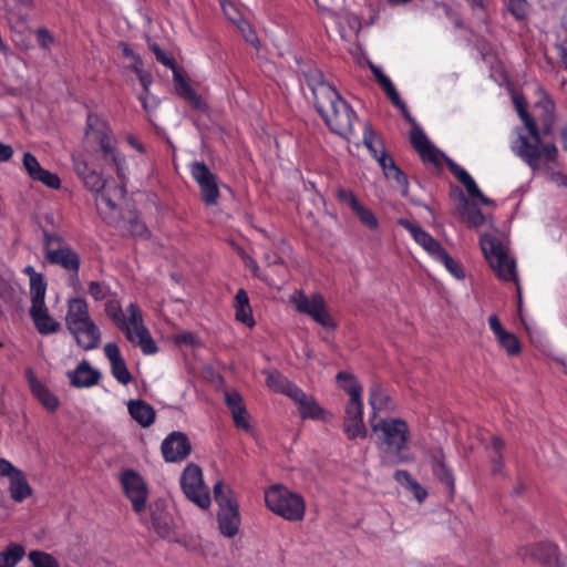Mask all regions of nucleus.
Wrapping results in <instances>:
<instances>
[{
	"label": "nucleus",
	"instance_id": "1",
	"mask_svg": "<svg viewBox=\"0 0 567 567\" xmlns=\"http://www.w3.org/2000/svg\"><path fill=\"white\" fill-rule=\"evenodd\" d=\"M515 104L518 115L528 132V136L519 134L512 150L534 171L539 167L540 161L547 164L555 163L558 156L556 145L554 143H544L534 117L520 102L516 101Z\"/></svg>",
	"mask_w": 567,
	"mask_h": 567
},
{
	"label": "nucleus",
	"instance_id": "2",
	"mask_svg": "<svg viewBox=\"0 0 567 567\" xmlns=\"http://www.w3.org/2000/svg\"><path fill=\"white\" fill-rule=\"evenodd\" d=\"M369 423L385 456L395 463H405L409 461L408 451L411 440V430L404 419L369 416Z\"/></svg>",
	"mask_w": 567,
	"mask_h": 567
},
{
	"label": "nucleus",
	"instance_id": "3",
	"mask_svg": "<svg viewBox=\"0 0 567 567\" xmlns=\"http://www.w3.org/2000/svg\"><path fill=\"white\" fill-rule=\"evenodd\" d=\"M315 106L332 133L344 138H349L354 133L358 116L338 91H330V94L317 102Z\"/></svg>",
	"mask_w": 567,
	"mask_h": 567
},
{
	"label": "nucleus",
	"instance_id": "4",
	"mask_svg": "<svg viewBox=\"0 0 567 567\" xmlns=\"http://www.w3.org/2000/svg\"><path fill=\"white\" fill-rule=\"evenodd\" d=\"M265 503L270 512L288 522H300L306 514L303 496L281 484L271 485L265 491Z\"/></svg>",
	"mask_w": 567,
	"mask_h": 567
},
{
	"label": "nucleus",
	"instance_id": "5",
	"mask_svg": "<svg viewBox=\"0 0 567 567\" xmlns=\"http://www.w3.org/2000/svg\"><path fill=\"white\" fill-rule=\"evenodd\" d=\"M480 244L485 258L495 270L497 277L504 281L515 282L518 297L520 298V286L518 284L515 259L507 255L502 243L492 235H483Z\"/></svg>",
	"mask_w": 567,
	"mask_h": 567
},
{
	"label": "nucleus",
	"instance_id": "6",
	"mask_svg": "<svg viewBox=\"0 0 567 567\" xmlns=\"http://www.w3.org/2000/svg\"><path fill=\"white\" fill-rule=\"evenodd\" d=\"M214 497L219 507L217 523L220 534L225 537L233 538L238 534L240 526L238 502L233 491L226 487L220 481L214 485Z\"/></svg>",
	"mask_w": 567,
	"mask_h": 567
},
{
	"label": "nucleus",
	"instance_id": "7",
	"mask_svg": "<svg viewBox=\"0 0 567 567\" xmlns=\"http://www.w3.org/2000/svg\"><path fill=\"white\" fill-rule=\"evenodd\" d=\"M87 127L92 131L96 143L99 144L105 161H110L115 166L117 176L123 177V172L126 166L125 156L114 146L111 136V130L104 121L97 116H87Z\"/></svg>",
	"mask_w": 567,
	"mask_h": 567
},
{
	"label": "nucleus",
	"instance_id": "8",
	"mask_svg": "<svg viewBox=\"0 0 567 567\" xmlns=\"http://www.w3.org/2000/svg\"><path fill=\"white\" fill-rule=\"evenodd\" d=\"M181 487L187 499L202 509L210 506V494L203 481L202 470L196 464H188L181 475Z\"/></svg>",
	"mask_w": 567,
	"mask_h": 567
},
{
	"label": "nucleus",
	"instance_id": "9",
	"mask_svg": "<svg viewBox=\"0 0 567 567\" xmlns=\"http://www.w3.org/2000/svg\"><path fill=\"white\" fill-rule=\"evenodd\" d=\"M517 556L524 563H538L544 567H564L560 549L553 542H538L524 545L517 549Z\"/></svg>",
	"mask_w": 567,
	"mask_h": 567
},
{
	"label": "nucleus",
	"instance_id": "10",
	"mask_svg": "<svg viewBox=\"0 0 567 567\" xmlns=\"http://www.w3.org/2000/svg\"><path fill=\"white\" fill-rule=\"evenodd\" d=\"M297 311L310 316L317 323L326 329H333L336 323L327 310L324 298L320 293L308 297L298 291L290 298Z\"/></svg>",
	"mask_w": 567,
	"mask_h": 567
},
{
	"label": "nucleus",
	"instance_id": "11",
	"mask_svg": "<svg viewBox=\"0 0 567 567\" xmlns=\"http://www.w3.org/2000/svg\"><path fill=\"white\" fill-rule=\"evenodd\" d=\"M48 264L59 266L68 274V284L74 290L80 286L79 271L81 268V257L71 246L58 247L45 254Z\"/></svg>",
	"mask_w": 567,
	"mask_h": 567
},
{
	"label": "nucleus",
	"instance_id": "12",
	"mask_svg": "<svg viewBox=\"0 0 567 567\" xmlns=\"http://www.w3.org/2000/svg\"><path fill=\"white\" fill-rule=\"evenodd\" d=\"M190 175L199 187L200 199L205 205H216L220 197L217 176L204 162H194L190 165Z\"/></svg>",
	"mask_w": 567,
	"mask_h": 567
},
{
	"label": "nucleus",
	"instance_id": "13",
	"mask_svg": "<svg viewBox=\"0 0 567 567\" xmlns=\"http://www.w3.org/2000/svg\"><path fill=\"white\" fill-rule=\"evenodd\" d=\"M121 484L125 496L131 501L133 511L141 514L146 508L148 488L144 478L134 470H125L121 474Z\"/></svg>",
	"mask_w": 567,
	"mask_h": 567
},
{
	"label": "nucleus",
	"instance_id": "14",
	"mask_svg": "<svg viewBox=\"0 0 567 567\" xmlns=\"http://www.w3.org/2000/svg\"><path fill=\"white\" fill-rule=\"evenodd\" d=\"M131 329L133 330L135 342L146 355L154 354L158 351L154 339L148 329L144 326L143 316L136 303H130L126 308Z\"/></svg>",
	"mask_w": 567,
	"mask_h": 567
},
{
	"label": "nucleus",
	"instance_id": "15",
	"mask_svg": "<svg viewBox=\"0 0 567 567\" xmlns=\"http://www.w3.org/2000/svg\"><path fill=\"white\" fill-rule=\"evenodd\" d=\"M161 451L165 462L177 463L190 454L192 445L185 433L174 431L164 439Z\"/></svg>",
	"mask_w": 567,
	"mask_h": 567
},
{
	"label": "nucleus",
	"instance_id": "16",
	"mask_svg": "<svg viewBox=\"0 0 567 567\" xmlns=\"http://www.w3.org/2000/svg\"><path fill=\"white\" fill-rule=\"evenodd\" d=\"M336 197L340 203L347 204L351 208L363 226L370 230H377L379 228V220L374 213L363 206L351 189L339 187L336 190Z\"/></svg>",
	"mask_w": 567,
	"mask_h": 567
},
{
	"label": "nucleus",
	"instance_id": "17",
	"mask_svg": "<svg viewBox=\"0 0 567 567\" xmlns=\"http://www.w3.org/2000/svg\"><path fill=\"white\" fill-rule=\"evenodd\" d=\"M343 431L349 440L367 437V429L363 423V402L348 401L346 406V416L343 420Z\"/></svg>",
	"mask_w": 567,
	"mask_h": 567
},
{
	"label": "nucleus",
	"instance_id": "18",
	"mask_svg": "<svg viewBox=\"0 0 567 567\" xmlns=\"http://www.w3.org/2000/svg\"><path fill=\"white\" fill-rule=\"evenodd\" d=\"M68 331L74 338L76 344L84 351H91L100 347L102 333L93 319L78 324Z\"/></svg>",
	"mask_w": 567,
	"mask_h": 567
},
{
	"label": "nucleus",
	"instance_id": "19",
	"mask_svg": "<svg viewBox=\"0 0 567 567\" xmlns=\"http://www.w3.org/2000/svg\"><path fill=\"white\" fill-rule=\"evenodd\" d=\"M22 164L31 179L41 182L51 189H59L61 187L60 177L55 173L44 169L37 157L30 152L24 153Z\"/></svg>",
	"mask_w": 567,
	"mask_h": 567
},
{
	"label": "nucleus",
	"instance_id": "20",
	"mask_svg": "<svg viewBox=\"0 0 567 567\" xmlns=\"http://www.w3.org/2000/svg\"><path fill=\"white\" fill-rule=\"evenodd\" d=\"M447 167L450 172L453 174V176L465 187L467 194L477 200H480L483 205H491L493 204V200L488 197H486L481 189L478 188L477 184L473 179V177L468 174L466 169H464L462 166L456 164L454 161H452L449 157H445Z\"/></svg>",
	"mask_w": 567,
	"mask_h": 567
},
{
	"label": "nucleus",
	"instance_id": "21",
	"mask_svg": "<svg viewBox=\"0 0 567 567\" xmlns=\"http://www.w3.org/2000/svg\"><path fill=\"white\" fill-rule=\"evenodd\" d=\"M104 354L110 361L111 373L114 379L123 385L128 384L132 381V375L121 354L118 346L114 342L106 343L104 347Z\"/></svg>",
	"mask_w": 567,
	"mask_h": 567
},
{
	"label": "nucleus",
	"instance_id": "22",
	"mask_svg": "<svg viewBox=\"0 0 567 567\" xmlns=\"http://www.w3.org/2000/svg\"><path fill=\"white\" fill-rule=\"evenodd\" d=\"M115 297L116 296H113L105 300L104 312L114 326L125 334L130 342H135L128 317H125L121 301Z\"/></svg>",
	"mask_w": 567,
	"mask_h": 567
},
{
	"label": "nucleus",
	"instance_id": "23",
	"mask_svg": "<svg viewBox=\"0 0 567 567\" xmlns=\"http://www.w3.org/2000/svg\"><path fill=\"white\" fill-rule=\"evenodd\" d=\"M90 319H92V317L90 315L89 303L83 297H73L68 300L64 318L68 330L75 328L78 324L85 323Z\"/></svg>",
	"mask_w": 567,
	"mask_h": 567
},
{
	"label": "nucleus",
	"instance_id": "24",
	"mask_svg": "<svg viewBox=\"0 0 567 567\" xmlns=\"http://www.w3.org/2000/svg\"><path fill=\"white\" fill-rule=\"evenodd\" d=\"M68 377L71 385L74 388H91L99 383L101 373L99 370L93 369L89 361H81L75 370L69 371Z\"/></svg>",
	"mask_w": 567,
	"mask_h": 567
},
{
	"label": "nucleus",
	"instance_id": "25",
	"mask_svg": "<svg viewBox=\"0 0 567 567\" xmlns=\"http://www.w3.org/2000/svg\"><path fill=\"white\" fill-rule=\"evenodd\" d=\"M29 315L37 331L42 336L53 334L61 330V323L50 316L47 305L30 307Z\"/></svg>",
	"mask_w": 567,
	"mask_h": 567
},
{
	"label": "nucleus",
	"instance_id": "26",
	"mask_svg": "<svg viewBox=\"0 0 567 567\" xmlns=\"http://www.w3.org/2000/svg\"><path fill=\"white\" fill-rule=\"evenodd\" d=\"M290 399L297 404L301 419L319 420L322 417L324 410L312 395L307 394L301 388L295 391Z\"/></svg>",
	"mask_w": 567,
	"mask_h": 567
},
{
	"label": "nucleus",
	"instance_id": "27",
	"mask_svg": "<svg viewBox=\"0 0 567 567\" xmlns=\"http://www.w3.org/2000/svg\"><path fill=\"white\" fill-rule=\"evenodd\" d=\"M173 81L177 95L187 102L195 110H203L205 103L200 95L192 87L188 81L181 73L179 69L174 70Z\"/></svg>",
	"mask_w": 567,
	"mask_h": 567
},
{
	"label": "nucleus",
	"instance_id": "28",
	"mask_svg": "<svg viewBox=\"0 0 567 567\" xmlns=\"http://www.w3.org/2000/svg\"><path fill=\"white\" fill-rule=\"evenodd\" d=\"M303 80L312 94L315 104L330 94L327 91H337L332 85L323 80V74L318 69L313 68L303 72Z\"/></svg>",
	"mask_w": 567,
	"mask_h": 567
},
{
	"label": "nucleus",
	"instance_id": "29",
	"mask_svg": "<svg viewBox=\"0 0 567 567\" xmlns=\"http://www.w3.org/2000/svg\"><path fill=\"white\" fill-rule=\"evenodd\" d=\"M27 377L32 394L48 411H55L60 404L59 399L34 377L31 369L27 370Z\"/></svg>",
	"mask_w": 567,
	"mask_h": 567
},
{
	"label": "nucleus",
	"instance_id": "30",
	"mask_svg": "<svg viewBox=\"0 0 567 567\" xmlns=\"http://www.w3.org/2000/svg\"><path fill=\"white\" fill-rule=\"evenodd\" d=\"M369 404L371 406L370 416L379 417L378 413L381 411L393 412L396 409V404L392 398L383 390L379 384H373L369 390Z\"/></svg>",
	"mask_w": 567,
	"mask_h": 567
},
{
	"label": "nucleus",
	"instance_id": "31",
	"mask_svg": "<svg viewBox=\"0 0 567 567\" xmlns=\"http://www.w3.org/2000/svg\"><path fill=\"white\" fill-rule=\"evenodd\" d=\"M131 417L142 427L151 426L155 421L154 408L143 400H131L127 404Z\"/></svg>",
	"mask_w": 567,
	"mask_h": 567
},
{
	"label": "nucleus",
	"instance_id": "32",
	"mask_svg": "<svg viewBox=\"0 0 567 567\" xmlns=\"http://www.w3.org/2000/svg\"><path fill=\"white\" fill-rule=\"evenodd\" d=\"M234 308L235 318L238 322H241L249 328L255 326V319L252 317L249 297L245 289L240 288L237 290L234 298Z\"/></svg>",
	"mask_w": 567,
	"mask_h": 567
},
{
	"label": "nucleus",
	"instance_id": "33",
	"mask_svg": "<svg viewBox=\"0 0 567 567\" xmlns=\"http://www.w3.org/2000/svg\"><path fill=\"white\" fill-rule=\"evenodd\" d=\"M505 441L497 435L492 436L488 445L485 446L488 460L492 464V473L502 474L504 470Z\"/></svg>",
	"mask_w": 567,
	"mask_h": 567
},
{
	"label": "nucleus",
	"instance_id": "34",
	"mask_svg": "<svg viewBox=\"0 0 567 567\" xmlns=\"http://www.w3.org/2000/svg\"><path fill=\"white\" fill-rule=\"evenodd\" d=\"M267 386L276 393L291 398L299 386L277 370L265 372Z\"/></svg>",
	"mask_w": 567,
	"mask_h": 567
},
{
	"label": "nucleus",
	"instance_id": "35",
	"mask_svg": "<svg viewBox=\"0 0 567 567\" xmlns=\"http://www.w3.org/2000/svg\"><path fill=\"white\" fill-rule=\"evenodd\" d=\"M336 381L338 386L349 394V401L362 400L361 396L363 388L354 374L347 371H340L336 375Z\"/></svg>",
	"mask_w": 567,
	"mask_h": 567
},
{
	"label": "nucleus",
	"instance_id": "36",
	"mask_svg": "<svg viewBox=\"0 0 567 567\" xmlns=\"http://www.w3.org/2000/svg\"><path fill=\"white\" fill-rule=\"evenodd\" d=\"M9 482L10 497L16 503H22L32 495V487L28 483L27 476L22 471L17 472L14 476L9 478Z\"/></svg>",
	"mask_w": 567,
	"mask_h": 567
},
{
	"label": "nucleus",
	"instance_id": "37",
	"mask_svg": "<svg viewBox=\"0 0 567 567\" xmlns=\"http://www.w3.org/2000/svg\"><path fill=\"white\" fill-rule=\"evenodd\" d=\"M27 271L31 272V276H30L31 307L44 306L45 305L47 287H48L44 277L41 274L35 272L32 267H28Z\"/></svg>",
	"mask_w": 567,
	"mask_h": 567
},
{
	"label": "nucleus",
	"instance_id": "38",
	"mask_svg": "<svg viewBox=\"0 0 567 567\" xmlns=\"http://www.w3.org/2000/svg\"><path fill=\"white\" fill-rule=\"evenodd\" d=\"M369 68H370L371 73L373 74L375 81L381 86V89L384 91V93L386 94L390 102L392 104L401 103V96H400L399 92L396 91L395 86L393 85L392 81L390 80V78H388L379 66H377L372 63H370Z\"/></svg>",
	"mask_w": 567,
	"mask_h": 567
},
{
	"label": "nucleus",
	"instance_id": "39",
	"mask_svg": "<svg viewBox=\"0 0 567 567\" xmlns=\"http://www.w3.org/2000/svg\"><path fill=\"white\" fill-rule=\"evenodd\" d=\"M369 68H370L371 73L373 74L375 81L381 86V89L384 91V93L386 94L390 102L392 104L401 103V96H400L399 92L396 91L395 86L393 85L392 81L390 80V78H388L379 66H377L372 63H370Z\"/></svg>",
	"mask_w": 567,
	"mask_h": 567
},
{
	"label": "nucleus",
	"instance_id": "40",
	"mask_svg": "<svg viewBox=\"0 0 567 567\" xmlns=\"http://www.w3.org/2000/svg\"><path fill=\"white\" fill-rule=\"evenodd\" d=\"M24 555L25 549L22 545L10 543L4 550L0 551V567H16Z\"/></svg>",
	"mask_w": 567,
	"mask_h": 567
},
{
	"label": "nucleus",
	"instance_id": "41",
	"mask_svg": "<svg viewBox=\"0 0 567 567\" xmlns=\"http://www.w3.org/2000/svg\"><path fill=\"white\" fill-rule=\"evenodd\" d=\"M399 224L411 234L414 241L424 250L427 246L433 244L434 237L425 231L421 226L403 218L399 220Z\"/></svg>",
	"mask_w": 567,
	"mask_h": 567
},
{
	"label": "nucleus",
	"instance_id": "42",
	"mask_svg": "<svg viewBox=\"0 0 567 567\" xmlns=\"http://www.w3.org/2000/svg\"><path fill=\"white\" fill-rule=\"evenodd\" d=\"M388 179H392L396 183L398 188L402 196H406L409 193V181L406 174L395 164L391 162L388 169L383 173Z\"/></svg>",
	"mask_w": 567,
	"mask_h": 567
},
{
	"label": "nucleus",
	"instance_id": "43",
	"mask_svg": "<svg viewBox=\"0 0 567 567\" xmlns=\"http://www.w3.org/2000/svg\"><path fill=\"white\" fill-rule=\"evenodd\" d=\"M151 520L154 530L161 536L165 537L171 532V518L167 513L159 509H152Z\"/></svg>",
	"mask_w": 567,
	"mask_h": 567
},
{
	"label": "nucleus",
	"instance_id": "44",
	"mask_svg": "<svg viewBox=\"0 0 567 567\" xmlns=\"http://www.w3.org/2000/svg\"><path fill=\"white\" fill-rule=\"evenodd\" d=\"M87 293L94 301L107 300L110 297L116 296L109 284L99 280H92L87 284Z\"/></svg>",
	"mask_w": 567,
	"mask_h": 567
},
{
	"label": "nucleus",
	"instance_id": "45",
	"mask_svg": "<svg viewBox=\"0 0 567 567\" xmlns=\"http://www.w3.org/2000/svg\"><path fill=\"white\" fill-rule=\"evenodd\" d=\"M433 475L435 478L449 489L450 494L453 495L455 492V480L452 470L446 463L432 467Z\"/></svg>",
	"mask_w": 567,
	"mask_h": 567
},
{
	"label": "nucleus",
	"instance_id": "46",
	"mask_svg": "<svg viewBox=\"0 0 567 567\" xmlns=\"http://www.w3.org/2000/svg\"><path fill=\"white\" fill-rule=\"evenodd\" d=\"M464 212L463 216L468 227L477 228L485 223V217L480 208L471 206L468 202L463 197Z\"/></svg>",
	"mask_w": 567,
	"mask_h": 567
},
{
	"label": "nucleus",
	"instance_id": "47",
	"mask_svg": "<svg viewBox=\"0 0 567 567\" xmlns=\"http://www.w3.org/2000/svg\"><path fill=\"white\" fill-rule=\"evenodd\" d=\"M28 558L33 567H60L58 560L45 551L31 550Z\"/></svg>",
	"mask_w": 567,
	"mask_h": 567
},
{
	"label": "nucleus",
	"instance_id": "48",
	"mask_svg": "<svg viewBox=\"0 0 567 567\" xmlns=\"http://www.w3.org/2000/svg\"><path fill=\"white\" fill-rule=\"evenodd\" d=\"M501 347L509 354L517 355L520 353V342L517 337L512 332H504L496 338Z\"/></svg>",
	"mask_w": 567,
	"mask_h": 567
},
{
	"label": "nucleus",
	"instance_id": "49",
	"mask_svg": "<svg viewBox=\"0 0 567 567\" xmlns=\"http://www.w3.org/2000/svg\"><path fill=\"white\" fill-rule=\"evenodd\" d=\"M58 247H69L64 237L55 231L43 230V254L58 249Z\"/></svg>",
	"mask_w": 567,
	"mask_h": 567
},
{
	"label": "nucleus",
	"instance_id": "50",
	"mask_svg": "<svg viewBox=\"0 0 567 567\" xmlns=\"http://www.w3.org/2000/svg\"><path fill=\"white\" fill-rule=\"evenodd\" d=\"M362 141L373 157H377V155L380 154L381 147L379 145V142L382 141L377 137L375 132L369 124L364 125Z\"/></svg>",
	"mask_w": 567,
	"mask_h": 567
},
{
	"label": "nucleus",
	"instance_id": "51",
	"mask_svg": "<svg viewBox=\"0 0 567 567\" xmlns=\"http://www.w3.org/2000/svg\"><path fill=\"white\" fill-rule=\"evenodd\" d=\"M148 48L150 50L154 53L156 60L163 64L164 66H167L173 72L174 70H177L179 69L175 59L168 54L167 52H165L161 47L159 44L153 42V43H148Z\"/></svg>",
	"mask_w": 567,
	"mask_h": 567
},
{
	"label": "nucleus",
	"instance_id": "52",
	"mask_svg": "<svg viewBox=\"0 0 567 567\" xmlns=\"http://www.w3.org/2000/svg\"><path fill=\"white\" fill-rule=\"evenodd\" d=\"M527 0H507L506 8L516 20H524L528 13Z\"/></svg>",
	"mask_w": 567,
	"mask_h": 567
},
{
	"label": "nucleus",
	"instance_id": "53",
	"mask_svg": "<svg viewBox=\"0 0 567 567\" xmlns=\"http://www.w3.org/2000/svg\"><path fill=\"white\" fill-rule=\"evenodd\" d=\"M417 153L424 163H431L436 167L442 165L441 156H443V154L432 143L420 150Z\"/></svg>",
	"mask_w": 567,
	"mask_h": 567
},
{
	"label": "nucleus",
	"instance_id": "54",
	"mask_svg": "<svg viewBox=\"0 0 567 567\" xmlns=\"http://www.w3.org/2000/svg\"><path fill=\"white\" fill-rule=\"evenodd\" d=\"M236 25H237L239 32L241 33L243 38L245 39V41L257 49L259 47V39H258L255 30L252 29V27L249 24V22H247L246 20H244L241 18L236 23Z\"/></svg>",
	"mask_w": 567,
	"mask_h": 567
},
{
	"label": "nucleus",
	"instance_id": "55",
	"mask_svg": "<svg viewBox=\"0 0 567 567\" xmlns=\"http://www.w3.org/2000/svg\"><path fill=\"white\" fill-rule=\"evenodd\" d=\"M84 186L92 193H101L105 187L102 174L96 169L90 173L83 181Z\"/></svg>",
	"mask_w": 567,
	"mask_h": 567
},
{
	"label": "nucleus",
	"instance_id": "56",
	"mask_svg": "<svg viewBox=\"0 0 567 567\" xmlns=\"http://www.w3.org/2000/svg\"><path fill=\"white\" fill-rule=\"evenodd\" d=\"M441 262L442 265H444V267L446 268V270L456 279H463L465 277V272H464V269L462 267V265L460 262H457L456 260H454L450 255L449 252L445 254L442 259L439 261Z\"/></svg>",
	"mask_w": 567,
	"mask_h": 567
},
{
	"label": "nucleus",
	"instance_id": "57",
	"mask_svg": "<svg viewBox=\"0 0 567 567\" xmlns=\"http://www.w3.org/2000/svg\"><path fill=\"white\" fill-rule=\"evenodd\" d=\"M35 39L38 45L45 51H49L55 42L54 35L45 27H40L35 30Z\"/></svg>",
	"mask_w": 567,
	"mask_h": 567
},
{
	"label": "nucleus",
	"instance_id": "58",
	"mask_svg": "<svg viewBox=\"0 0 567 567\" xmlns=\"http://www.w3.org/2000/svg\"><path fill=\"white\" fill-rule=\"evenodd\" d=\"M410 142L416 152L429 145L431 142L419 125L412 127L410 132Z\"/></svg>",
	"mask_w": 567,
	"mask_h": 567
},
{
	"label": "nucleus",
	"instance_id": "59",
	"mask_svg": "<svg viewBox=\"0 0 567 567\" xmlns=\"http://www.w3.org/2000/svg\"><path fill=\"white\" fill-rule=\"evenodd\" d=\"M126 229L133 237L146 238L148 236L146 225L137 218L130 219Z\"/></svg>",
	"mask_w": 567,
	"mask_h": 567
},
{
	"label": "nucleus",
	"instance_id": "60",
	"mask_svg": "<svg viewBox=\"0 0 567 567\" xmlns=\"http://www.w3.org/2000/svg\"><path fill=\"white\" fill-rule=\"evenodd\" d=\"M73 168L75 174L83 181L90 173L95 171L84 158L81 156H73Z\"/></svg>",
	"mask_w": 567,
	"mask_h": 567
},
{
	"label": "nucleus",
	"instance_id": "61",
	"mask_svg": "<svg viewBox=\"0 0 567 567\" xmlns=\"http://www.w3.org/2000/svg\"><path fill=\"white\" fill-rule=\"evenodd\" d=\"M234 424L237 429L241 430H249V423H248V412L246 408H237V411H233L231 413Z\"/></svg>",
	"mask_w": 567,
	"mask_h": 567
},
{
	"label": "nucleus",
	"instance_id": "62",
	"mask_svg": "<svg viewBox=\"0 0 567 567\" xmlns=\"http://www.w3.org/2000/svg\"><path fill=\"white\" fill-rule=\"evenodd\" d=\"M225 403L233 413V411H237V408H246L243 403V396L237 392H227L225 394Z\"/></svg>",
	"mask_w": 567,
	"mask_h": 567
},
{
	"label": "nucleus",
	"instance_id": "63",
	"mask_svg": "<svg viewBox=\"0 0 567 567\" xmlns=\"http://www.w3.org/2000/svg\"><path fill=\"white\" fill-rule=\"evenodd\" d=\"M221 9L229 21L236 24L243 17L239 10L230 2H223Z\"/></svg>",
	"mask_w": 567,
	"mask_h": 567
},
{
	"label": "nucleus",
	"instance_id": "64",
	"mask_svg": "<svg viewBox=\"0 0 567 567\" xmlns=\"http://www.w3.org/2000/svg\"><path fill=\"white\" fill-rule=\"evenodd\" d=\"M425 251L436 261H440L442 257L447 254L446 249L435 238L433 239V244L425 248Z\"/></svg>",
	"mask_w": 567,
	"mask_h": 567
}]
</instances>
